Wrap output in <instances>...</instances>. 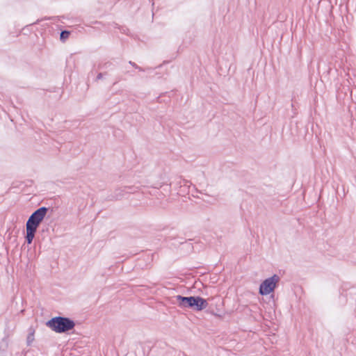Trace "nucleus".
<instances>
[{
	"instance_id": "obj_4",
	"label": "nucleus",
	"mask_w": 356,
	"mask_h": 356,
	"mask_svg": "<svg viewBox=\"0 0 356 356\" xmlns=\"http://www.w3.org/2000/svg\"><path fill=\"white\" fill-rule=\"evenodd\" d=\"M280 277L275 274L270 277L264 280L259 286V293L261 296H266L273 292L280 281Z\"/></svg>"
},
{
	"instance_id": "obj_8",
	"label": "nucleus",
	"mask_w": 356,
	"mask_h": 356,
	"mask_svg": "<svg viewBox=\"0 0 356 356\" xmlns=\"http://www.w3.org/2000/svg\"><path fill=\"white\" fill-rule=\"evenodd\" d=\"M34 334L35 330L33 327H30L29 328V334L26 338V344L28 346H31L33 341H34Z\"/></svg>"
},
{
	"instance_id": "obj_17",
	"label": "nucleus",
	"mask_w": 356,
	"mask_h": 356,
	"mask_svg": "<svg viewBox=\"0 0 356 356\" xmlns=\"http://www.w3.org/2000/svg\"><path fill=\"white\" fill-rule=\"evenodd\" d=\"M185 183H184V185H186V183L188 182L187 181H184Z\"/></svg>"
},
{
	"instance_id": "obj_16",
	"label": "nucleus",
	"mask_w": 356,
	"mask_h": 356,
	"mask_svg": "<svg viewBox=\"0 0 356 356\" xmlns=\"http://www.w3.org/2000/svg\"><path fill=\"white\" fill-rule=\"evenodd\" d=\"M185 183H184V185H186V183L188 182L187 181H184Z\"/></svg>"
},
{
	"instance_id": "obj_14",
	"label": "nucleus",
	"mask_w": 356,
	"mask_h": 356,
	"mask_svg": "<svg viewBox=\"0 0 356 356\" xmlns=\"http://www.w3.org/2000/svg\"><path fill=\"white\" fill-rule=\"evenodd\" d=\"M120 81V79L118 78L115 82H114L113 85H115L117 83H118Z\"/></svg>"
},
{
	"instance_id": "obj_12",
	"label": "nucleus",
	"mask_w": 356,
	"mask_h": 356,
	"mask_svg": "<svg viewBox=\"0 0 356 356\" xmlns=\"http://www.w3.org/2000/svg\"><path fill=\"white\" fill-rule=\"evenodd\" d=\"M129 63L132 67H134L135 69L138 67V65L136 63H135L134 62H132V61H131V60H130V61L129 62Z\"/></svg>"
},
{
	"instance_id": "obj_11",
	"label": "nucleus",
	"mask_w": 356,
	"mask_h": 356,
	"mask_svg": "<svg viewBox=\"0 0 356 356\" xmlns=\"http://www.w3.org/2000/svg\"><path fill=\"white\" fill-rule=\"evenodd\" d=\"M111 65H112V63H110V62H107V63H105L102 65V67H104V68H108V67H110Z\"/></svg>"
},
{
	"instance_id": "obj_9",
	"label": "nucleus",
	"mask_w": 356,
	"mask_h": 356,
	"mask_svg": "<svg viewBox=\"0 0 356 356\" xmlns=\"http://www.w3.org/2000/svg\"><path fill=\"white\" fill-rule=\"evenodd\" d=\"M70 32L67 30L61 31L60 34V39L61 41L65 42L69 38Z\"/></svg>"
},
{
	"instance_id": "obj_1",
	"label": "nucleus",
	"mask_w": 356,
	"mask_h": 356,
	"mask_svg": "<svg viewBox=\"0 0 356 356\" xmlns=\"http://www.w3.org/2000/svg\"><path fill=\"white\" fill-rule=\"evenodd\" d=\"M172 303L177 304L181 309L189 308L194 311L200 312L206 309L209 305L207 300L200 296H183L177 295L174 297Z\"/></svg>"
},
{
	"instance_id": "obj_15",
	"label": "nucleus",
	"mask_w": 356,
	"mask_h": 356,
	"mask_svg": "<svg viewBox=\"0 0 356 356\" xmlns=\"http://www.w3.org/2000/svg\"><path fill=\"white\" fill-rule=\"evenodd\" d=\"M182 356H186L185 353H182Z\"/></svg>"
},
{
	"instance_id": "obj_5",
	"label": "nucleus",
	"mask_w": 356,
	"mask_h": 356,
	"mask_svg": "<svg viewBox=\"0 0 356 356\" xmlns=\"http://www.w3.org/2000/svg\"><path fill=\"white\" fill-rule=\"evenodd\" d=\"M133 186H124L123 188H117L113 193L108 196L107 200L109 201H116L120 200L124 193H133L135 192Z\"/></svg>"
},
{
	"instance_id": "obj_13",
	"label": "nucleus",
	"mask_w": 356,
	"mask_h": 356,
	"mask_svg": "<svg viewBox=\"0 0 356 356\" xmlns=\"http://www.w3.org/2000/svg\"><path fill=\"white\" fill-rule=\"evenodd\" d=\"M137 70H138L139 71H141V72H143L145 71L144 69H143L141 67L138 66V68H136Z\"/></svg>"
},
{
	"instance_id": "obj_6",
	"label": "nucleus",
	"mask_w": 356,
	"mask_h": 356,
	"mask_svg": "<svg viewBox=\"0 0 356 356\" xmlns=\"http://www.w3.org/2000/svg\"><path fill=\"white\" fill-rule=\"evenodd\" d=\"M26 234L25 236V240L27 244H31L33 242V240L35 237V234L37 232V229H33L29 227H26Z\"/></svg>"
},
{
	"instance_id": "obj_10",
	"label": "nucleus",
	"mask_w": 356,
	"mask_h": 356,
	"mask_svg": "<svg viewBox=\"0 0 356 356\" xmlns=\"http://www.w3.org/2000/svg\"><path fill=\"white\" fill-rule=\"evenodd\" d=\"M103 74H104L103 73L99 72V73L97 75V77H96L95 81H99V80L102 79L103 78Z\"/></svg>"
},
{
	"instance_id": "obj_2",
	"label": "nucleus",
	"mask_w": 356,
	"mask_h": 356,
	"mask_svg": "<svg viewBox=\"0 0 356 356\" xmlns=\"http://www.w3.org/2000/svg\"><path fill=\"white\" fill-rule=\"evenodd\" d=\"M46 325L56 333H66L75 327V322L68 317L56 316L49 320Z\"/></svg>"
},
{
	"instance_id": "obj_7",
	"label": "nucleus",
	"mask_w": 356,
	"mask_h": 356,
	"mask_svg": "<svg viewBox=\"0 0 356 356\" xmlns=\"http://www.w3.org/2000/svg\"><path fill=\"white\" fill-rule=\"evenodd\" d=\"M8 347V339L7 337H4L0 342V355L3 356L4 353L7 351Z\"/></svg>"
},
{
	"instance_id": "obj_3",
	"label": "nucleus",
	"mask_w": 356,
	"mask_h": 356,
	"mask_svg": "<svg viewBox=\"0 0 356 356\" xmlns=\"http://www.w3.org/2000/svg\"><path fill=\"white\" fill-rule=\"evenodd\" d=\"M49 209L46 207H41L33 211L26 221V227L38 229V227L43 221Z\"/></svg>"
}]
</instances>
